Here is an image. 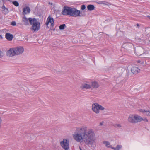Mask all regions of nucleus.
Masks as SVG:
<instances>
[{
	"mask_svg": "<svg viewBox=\"0 0 150 150\" xmlns=\"http://www.w3.org/2000/svg\"><path fill=\"white\" fill-rule=\"evenodd\" d=\"M73 136L74 139L77 142H83L87 145H92L96 139L94 130L92 129L87 130L86 126L77 127Z\"/></svg>",
	"mask_w": 150,
	"mask_h": 150,
	"instance_id": "nucleus-1",
	"label": "nucleus"
},
{
	"mask_svg": "<svg viewBox=\"0 0 150 150\" xmlns=\"http://www.w3.org/2000/svg\"><path fill=\"white\" fill-rule=\"evenodd\" d=\"M24 49L22 47L19 46L15 48H11L7 52V55L9 56H13L16 55L22 54L24 52Z\"/></svg>",
	"mask_w": 150,
	"mask_h": 150,
	"instance_id": "nucleus-2",
	"label": "nucleus"
},
{
	"mask_svg": "<svg viewBox=\"0 0 150 150\" xmlns=\"http://www.w3.org/2000/svg\"><path fill=\"white\" fill-rule=\"evenodd\" d=\"M29 21L30 25H32V30L34 32L38 31L40 29V23L35 18H29Z\"/></svg>",
	"mask_w": 150,
	"mask_h": 150,
	"instance_id": "nucleus-3",
	"label": "nucleus"
},
{
	"mask_svg": "<svg viewBox=\"0 0 150 150\" xmlns=\"http://www.w3.org/2000/svg\"><path fill=\"white\" fill-rule=\"evenodd\" d=\"M143 118L140 116L137 115H131L128 119L129 122L132 123H136L142 121Z\"/></svg>",
	"mask_w": 150,
	"mask_h": 150,
	"instance_id": "nucleus-4",
	"label": "nucleus"
},
{
	"mask_svg": "<svg viewBox=\"0 0 150 150\" xmlns=\"http://www.w3.org/2000/svg\"><path fill=\"white\" fill-rule=\"evenodd\" d=\"M74 8V7L65 6L62 10V14L64 15H69L71 16Z\"/></svg>",
	"mask_w": 150,
	"mask_h": 150,
	"instance_id": "nucleus-5",
	"label": "nucleus"
},
{
	"mask_svg": "<svg viewBox=\"0 0 150 150\" xmlns=\"http://www.w3.org/2000/svg\"><path fill=\"white\" fill-rule=\"evenodd\" d=\"M105 108L98 103H94L92 104V110L96 114H99V110H103Z\"/></svg>",
	"mask_w": 150,
	"mask_h": 150,
	"instance_id": "nucleus-6",
	"label": "nucleus"
},
{
	"mask_svg": "<svg viewBox=\"0 0 150 150\" xmlns=\"http://www.w3.org/2000/svg\"><path fill=\"white\" fill-rule=\"evenodd\" d=\"M60 144L62 147L65 150H68L69 148V140L64 139L62 141H61Z\"/></svg>",
	"mask_w": 150,
	"mask_h": 150,
	"instance_id": "nucleus-7",
	"label": "nucleus"
},
{
	"mask_svg": "<svg viewBox=\"0 0 150 150\" xmlns=\"http://www.w3.org/2000/svg\"><path fill=\"white\" fill-rule=\"evenodd\" d=\"M85 16V15L82 14L81 13V11L80 10H78L74 8L71 16L74 17H81L84 16Z\"/></svg>",
	"mask_w": 150,
	"mask_h": 150,
	"instance_id": "nucleus-8",
	"label": "nucleus"
},
{
	"mask_svg": "<svg viewBox=\"0 0 150 150\" xmlns=\"http://www.w3.org/2000/svg\"><path fill=\"white\" fill-rule=\"evenodd\" d=\"M51 23V26H53L54 25V21L53 18L51 17L50 16H49L47 19L45 24L46 25L48 26L49 23Z\"/></svg>",
	"mask_w": 150,
	"mask_h": 150,
	"instance_id": "nucleus-9",
	"label": "nucleus"
},
{
	"mask_svg": "<svg viewBox=\"0 0 150 150\" xmlns=\"http://www.w3.org/2000/svg\"><path fill=\"white\" fill-rule=\"evenodd\" d=\"M81 88L83 89H90L91 88V85L88 82L83 84L80 86Z\"/></svg>",
	"mask_w": 150,
	"mask_h": 150,
	"instance_id": "nucleus-10",
	"label": "nucleus"
},
{
	"mask_svg": "<svg viewBox=\"0 0 150 150\" xmlns=\"http://www.w3.org/2000/svg\"><path fill=\"white\" fill-rule=\"evenodd\" d=\"M30 11V8L28 6L24 7L23 9V14L25 16V14H29Z\"/></svg>",
	"mask_w": 150,
	"mask_h": 150,
	"instance_id": "nucleus-11",
	"label": "nucleus"
},
{
	"mask_svg": "<svg viewBox=\"0 0 150 150\" xmlns=\"http://www.w3.org/2000/svg\"><path fill=\"white\" fill-rule=\"evenodd\" d=\"M131 71L133 74H137L138 73L140 72V70L138 67H134L131 68Z\"/></svg>",
	"mask_w": 150,
	"mask_h": 150,
	"instance_id": "nucleus-12",
	"label": "nucleus"
},
{
	"mask_svg": "<svg viewBox=\"0 0 150 150\" xmlns=\"http://www.w3.org/2000/svg\"><path fill=\"white\" fill-rule=\"evenodd\" d=\"M13 37V35L9 33H7L5 35L6 38L8 41L12 40Z\"/></svg>",
	"mask_w": 150,
	"mask_h": 150,
	"instance_id": "nucleus-13",
	"label": "nucleus"
},
{
	"mask_svg": "<svg viewBox=\"0 0 150 150\" xmlns=\"http://www.w3.org/2000/svg\"><path fill=\"white\" fill-rule=\"evenodd\" d=\"M22 21L24 23V24L26 25H29L28 23V21H29L28 18H27L25 16H24L22 18Z\"/></svg>",
	"mask_w": 150,
	"mask_h": 150,
	"instance_id": "nucleus-14",
	"label": "nucleus"
},
{
	"mask_svg": "<svg viewBox=\"0 0 150 150\" xmlns=\"http://www.w3.org/2000/svg\"><path fill=\"white\" fill-rule=\"evenodd\" d=\"M91 84V87H93V88H97L99 86V84L97 82L95 81L92 82Z\"/></svg>",
	"mask_w": 150,
	"mask_h": 150,
	"instance_id": "nucleus-15",
	"label": "nucleus"
},
{
	"mask_svg": "<svg viewBox=\"0 0 150 150\" xmlns=\"http://www.w3.org/2000/svg\"><path fill=\"white\" fill-rule=\"evenodd\" d=\"M88 9L89 11H92L95 9L94 6L93 5H89L87 6Z\"/></svg>",
	"mask_w": 150,
	"mask_h": 150,
	"instance_id": "nucleus-16",
	"label": "nucleus"
},
{
	"mask_svg": "<svg viewBox=\"0 0 150 150\" xmlns=\"http://www.w3.org/2000/svg\"><path fill=\"white\" fill-rule=\"evenodd\" d=\"M9 1L11 2L15 6L17 7L19 6V4L18 2L16 1H12L9 0Z\"/></svg>",
	"mask_w": 150,
	"mask_h": 150,
	"instance_id": "nucleus-17",
	"label": "nucleus"
},
{
	"mask_svg": "<svg viewBox=\"0 0 150 150\" xmlns=\"http://www.w3.org/2000/svg\"><path fill=\"white\" fill-rule=\"evenodd\" d=\"M103 143L107 147H110L109 145L110 143L108 141H104Z\"/></svg>",
	"mask_w": 150,
	"mask_h": 150,
	"instance_id": "nucleus-18",
	"label": "nucleus"
},
{
	"mask_svg": "<svg viewBox=\"0 0 150 150\" xmlns=\"http://www.w3.org/2000/svg\"><path fill=\"white\" fill-rule=\"evenodd\" d=\"M142 112L145 113V114L147 116H150V111L146 110H144L142 111Z\"/></svg>",
	"mask_w": 150,
	"mask_h": 150,
	"instance_id": "nucleus-19",
	"label": "nucleus"
},
{
	"mask_svg": "<svg viewBox=\"0 0 150 150\" xmlns=\"http://www.w3.org/2000/svg\"><path fill=\"white\" fill-rule=\"evenodd\" d=\"M65 27H66V25L65 24H63L59 26V28L60 30H63L64 28Z\"/></svg>",
	"mask_w": 150,
	"mask_h": 150,
	"instance_id": "nucleus-20",
	"label": "nucleus"
},
{
	"mask_svg": "<svg viewBox=\"0 0 150 150\" xmlns=\"http://www.w3.org/2000/svg\"><path fill=\"white\" fill-rule=\"evenodd\" d=\"M98 3L99 4H103L106 5H108V3L105 1H100L98 2Z\"/></svg>",
	"mask_w": 150,
	"mask_h": 150,
	"instance_id": "nucleus-21",
	"label": "nucleus"
},
{
	"mask_svg": "<svg viewBox=\"0 0 150 150\" xmlns=\"http://www.w3.org/2000/svg\"><path fill=\"white\" fill-rule=\"evenodd\" d=\"M122 147V146L120 145H117L116 146L117 150H120Z\"/></svg>",
	"mask_w": 150,
	"mask_h": 150,
	"instance_id": "nucleus-22",
	"label": "nucleus"
},
{
	"mask_svg": "<svg viewBox=\"0 0 150 150\" xmlns=\"http://www.w3.org/2000/svg\"><path fill=\"white\" fill-rule=\"evenodd\" d=\"M115 127H117L120 128L122 127V126L120 124H116L115 125Z\"/></svg>",
	"mask_w": 150,
	"mask_h": 150,
	"instance_id": "nucleus-23",
	"label": "nucleus"
},
{
	"mask_svg": "<svg viewBox=\"0 0 150 150\" xmlns=\"http://www.w3.org/2000/svg\"><path fill=\"white\" fill-rule=\"evenodd\" d=\"M86 8V6L85 5L83 4L81 6V9L82 10H84Z\"/></svg>",
	"mask_w": 150,
	"mask_h": 150,
	"instance_id": "nucleus-24",
	"label": "nucleus"
},
{
	"mask_svg": "<svg viewBox=\"0 0 150 150\" xmlns=\"http://www.w3.org/2000/svg\"><path fill=\"white\" fill-rule=\"evenodd\" d=\"M3 11H4V13L5 14H6L8 13V10L7 8H6V9H5V10H4Z\"/></svg>",
	"mask_w": 150,
	"mask_h": 150,
	"instance_id": "nucleus-25",
	"label": "nucleus"
},
{
	"mask_svg": "<svg viewBox=\"0 0 150 150\" xmlns=\"http://www.w3.org/2000/svg\"><path fill=\"white\" fill-rule=\"evenodd\" d=\"M137 63H140L142 64H143L144 63V62L143 61H140V60H137Z\"/></svg>",
	"mask_w": 150,
	"mask_h": 150,
	"instance_id": "nucleus-26",
	"label": "nucleus"
},
{
	"mask_svg": "<svg viewBox=\"0 0 150 150\" xmlns=\"http://www.w3.org/2000/svg\"><path fill=\"white\" fill-rule=\"evenodd\" d=\"M16 23L15 21H12L11 22V24L13 26L16 25Z\"/></svg>",
	"mask_w": 150,
	"mask_h": 150,
	"instance_id": "nucleus-27",
	"label": "nucleus"
},
{
	"mask_svg": "<svg viewBox=\"0 0 150 150\" xmlns=\"http://www.w3.org/2000/svg\"><path fill=\"white\" fill-rule=\"evenodd\" d=\"M110 148H111V149H113L114 150H117L116 147V148L114 147H112V146L110 145L109 146Z\"/></svg>",
	"mask_w": 150,
	"mask_h": 150,
	"instance_id": "nucleus-28",
	"label": "nucleus"
},
{
	"mask_svg": "<svg viewBox=\"0 0 150 150\" xmlns=\"http://www.w3.org/2000/svg\"><path fill=\"white\" fill-rule=\"evenodd\" d=\"M144 52L145 54H148L149 53V51L148 50H144Z\"/></svg>",
	"mask_w": 150,
	"mask_h": 150,
	"instance_id": "nucleus-29",
	"label": "nucleus"
},
{
	"mask_svg": "<svg viewBox=\"0 0 150 150\" xmlns=\"http://www.w3.org/2000/svg\"><path fill=\"white\" fill-rule=\"evenodd\" d=\"M6 8L5 7V6L4 5H3L2 7V9L3 10V11H4V10L6 9Z\"/></svg>",
	"mask_w": 150,
	"mask_h": 150,
	"instance_id": "nucleus-30",
	"label": "nucleus"
},
{
	"mask_svg": "<svg viewBox=\"0 0 150 150\" xmlns=\"http://www.w3.org/2000/svg\"><path fill=\"white\" fill-rule=\"evenodd\" d=\"M2 54V52L1 51H0V57L3 56Z\"/></svg>",
	"mask_w": 150,
	"mask_h": 150,
	"instance_id": "nucleus-31",
	"label": "nucleus"
},
{
	"mask_svg": "<svg viewBox=\"0 0 150 150\" xmlns=\"http://www.w3.org/2000/svg\"><path fill=\"white\" fill-rule=\"evenodd\" d=\"M144 120V121H146V122L148 121V120L146 118H145L144 119H143V120Z\"/></svg>",
	"mask_w": 150,
	"mask_h": 150,
	"instance_id": "nucleus-32",
	"label": "nucleus"
},
{
	"mask_svg": "<svg viewBox=\"0 0 150 150\" xmlns=\"http://www.w3.org/2000/svg\"><path fill=\"white\" fill-rule=\"evenodd\" d=\"M2 121L0 117V127L1 126V123Z\"/></svg>",
	"mask_w": 150,
	"mask_h": 150,
	"instance_id": "nucleus-33",
	"label": "nucleus"
},
{
	"mask_svg": "<svg viewBox=\"0 0 150 150\" xmlns=\"http://www.w3.org/2000/svg\"><path fill=\"white\" fill-rule=\"evenodd\" d=\"M103 122L100 123V126L102 125H103Z\"/></svg>",
	"mask_w": 150,
	"mask_h": 150,
	"instance_id": "nucleus-34",
	"label": "nucleus"
},
{
	"mask_svg": "<svg viewBox=\"0 0 150 150\" xmlns=\"http://www.w3.org/2000/svg\"><path fill=\"white\" fill-rule=\"evenodd\" d=\"M2 36L0 35V39H2Z\"/></svg>",
	"mask_w": 150,
	"mask_h": 150,
	"instance_id": "nucleus-35",
	"label": "nucleus"
},
{
	"mask_svg": "<svg viewBox=\"0 0 150 150\" xmlns=\"http://www.w3.org/2000/svg\"><path fill=\"white\" fill-rule=\"evenodd\" d=\"M137 26L138 27H139V24H137Z\"/></svg>",
	"mask_w": 150,
	"mask_h": 150,
	"instance_id": "nucleus-36",
	"label": "nucleus"
},
{
	"mask_svg": "<svg viewBox=\"0 0 150 150\" xmlns=\"http://www.w3.org/2000/svg\"><path fill=\"white\" fill-rule=\"evenodd\" d=\"M80 150H82L81 148H80Z\"/></svg>",
	"mask_w": 150,
	"mask_h": 150,
	"instance_id": "nucleus-37",
	"label": "nucleus"
},
{
	"mask_svg": "<svg viewBox=\"0 0 150 150\" xmlns=\"http://www.w3.org/2000/svg\"><path fill=\"white\" fill-rule=\"evenodd\" d=\"M149 18L150 19V16H149Z\"/></svg>",
	"mask_w": 150,
	"mask_h": 150,
	"instance_id": "nucleus-38",
	"label": "nucleus"
}]
</instances>
